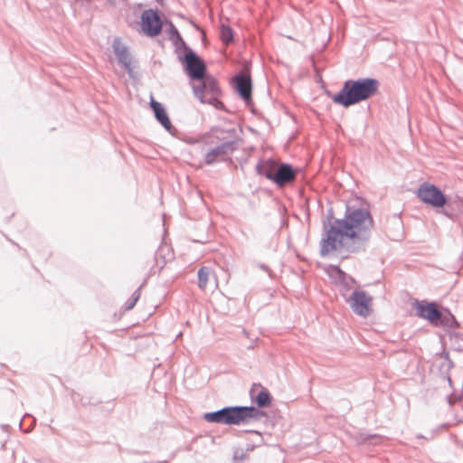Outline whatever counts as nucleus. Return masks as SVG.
<instances>
[{"instance_id": "f257e3e1", "label": "nucleus", "mask_w": 463, "mask_h": 463, "mask_svg": "<svg viewBox=\"0 0 463 463\" xmlns=\"http://www.w3.org/2000/svg\"><path fill=\"white\" fill-rule=\"evenodd\" d=\"M373 219L364 207L346 204L343 219H334L329 225L324 223L320 241V255L345 250L356 253L364 250L372 236Z\"/></svg>"}, {"instance_id": "f03ea898", "label": "nucleus", "mask_w": 463, "mask_h": 463, "mask_svg": "<svg viewBox=\"0 0 463 463\" xmlns=\"http://www.w3.org/2000/svg\"><path fill=\"white\" fill-rule=\"evenodd\" d=\"M379 81L373 78L347 80L336 94H328L335 104L349 108L373 97L378 90Z\"/></svg>"}, {"instance_id": "7ed1b4c3", "label": "nucleus", "mask_w": 463, "mask_h": 463, "mask_svg": "<svg viewBox=\"0 0 463 463\" xmlns=\"http://www.w3.org/2000/svg\"><path fill=\"white\" fill-rule=\"evenodd\" d=\"M262 415V411L254 406H227L204 413L203 419L211 423L240 425L260 419Z\"/></svg>"}, {"instance_id": "20e7f679", "label": "nucleus", "mask_w": 463, "mask_h": 463, "mask_svg": "<svg viewBox=\"0 0 463 463\" xmlns=\"http://www.w3.org/2000/svg\"><path fill=\"white\" fill-rule=\"evenodd\" d=\"M258 174L273 181L278 186H284L296 179L297 170L290 165L269 159L260 162L256 166Z\"/></svg>"}, {"instance_id": "39448f33", "label": "nucleus", "mask_w": 463, "mask_h": 463, "mask_svg": "<svg viewBox=\"0 0 463 463\" xmlns=\"http://www.w3.org/2000/svg\"><path fill=\"white\" fill-rule=\"evenodd\" d=\"M416 315L423 319L428 320L431 325L435 326H457L458 322L455 317L449 313L443 315L438 308L434 302H424L415 300L413 304Z\"/></svg>"}, {"instance_id": "423d86ee", "label": "nucleus", "mask_w": 463, "mask_h": 463, "mask_svg": "<svg viewBox=\"0 0 463 463\" xmlns=\"http://www.w3.org/2000/svg\"><path fill=\"white\" fill-rule=\"evenodd\" d=\"M198 83L193 85L194 93L202 103L213 104L217 102V96L220 94V88L217 80L205 74L203 79L197 80Z\"/></svg>"}, {"instance_id": "0eeeda50", "label": "nucleus", "mask_w": 463, "mask_h": 463, "mask_svg": "<svg viewBox=\"0 0 463 463\" xmlns=\"http://www.w3.org/2000/svg\"><path fill=\"white\" fill-rule=\"evenodd\" d=\"M342 297L349 304L354 314L366 317L370 315L373 298L364 290H354L350 295L343 292Z\"/></svg>"}, {"instance_id": "6e6552de", "label": "nucleus", "mask_w": 463, "mask_h": 463, "mask_svg": "<svg viewBox=\"0 0 463 463\" xmlns=\"http://www.w3.org/2000/svg\"><path fill=\"white\" fill-rule=\"evenodd\" d=\"M179 61L191 80H195L203 79L206 74V65L204 61L193 49L187 50V52H184L183 57H180Z\"/></svg>"}, {"instance_id": "1a4fd4ad", "label": "nucleus", "mask_w": 463, "mask_h": 463, "mask_svg": "<svg viewBox=\"0 0 463 463\" xmlns=\"http://www.w3.org/2000/svg\"><path fill=\"white\" fill-rule=\"evenodd\" d=\"M418 197L433 207H442L447 200L445 194L434 184L424 183L418 189Z\"/></svg>"}, {"instance_id": "9d476101", "label": "nucleus", "mask_w": 463, "mask_h": 463, "mask_svg": "<svg viewBox=\"0 0 463 463\" xmlns=\"http://www.w3.org/2000/svg\"><path fill=\"white\" fill-rule=\"evenodd\" d=\"M141 24L143 31L150 37L160 34L163 26L158 13L153 9H147L142 13Z\"/></svg>"}, {"instance_id": "9b49d317", "label": "nucleus", "mask_w": 463, "mask_h": 463, "mask_svg": "<svg viewBox=\"0 0 463 463\" xmlns=\"http://www.w3.org/2000/svg\"><path fill=\"white\" fill-rule=\"evenodd\" d=\"M236 149V143L234 141H224L220 145L209 149L204 155V162L206 165H211L218 161L224 160Z\"/></svg>"}, {"instance_id": "f8f14e48", "label": "nucleus", "mask_w": 463, "mask_h": 463, "mask_svg": "<svg viewBox=\"0 0 463 463\" xmlns=\"http://www.w3.org/2000/svg\"><path fill=\"white\" fill-rule=\"evenodd\" d=\"M113 51L118 60V62L128 71L130 77H133V68L131 67V56L128 52V48L122 44L119 38H116L113 41Z\"/></svg>"}, {"instance_id": "ddd939ff", "label": "nucleus", "mask_w": 463, "mask_h": 463, "mask_svg": "<svg viewBox=\"0 0 463 463\" xmlns=\"http://www.w3.org/2000/svg\"><path fill=\"white\" fill-rule=\"evenodd\" d=\"M234 88L246 102L251 100V80L250 75L239 73L233 78Z\"/></svg>"}, {"instance_id": "4468645a", "label": "nucleus", "mask_w": 463, "mask_h": 463, "mask_svg": "<svg viewBox=\"0 0 463 463\" xmlns=\"http://www.w3.org/2000/svg\"><path fill=\"white\" fill-rule=\"evenodd\" d=\"M150 107L154 111L156 120L164 127L165 130L172 133L175 128L172 126L169 117L163 105L154 99L150 102Z\"/></svg>"}, {"instance_id": "2eb2a0df", "label": "nucleus", "mask_w": 463, "mask_h": 463, "mask_svg": "<svg viewBox=\"0 0 463 463\" xmlns=\"http://www.w3.org/2000/svg\"><path fill=\"white\" fill-rule=\"evenodd\" d=\"M336 271H337V273H338V275H339V279H340V283H341V287H342V288H341V294H342L343 292H345V293H346L347 295H349V294H348V291H349L351 288H354V285H355V283H356V282H355V280H354L352 277H350V276L346 275L344 271H342V270H341V269H336Z\"/></svg>"}, {"instance_id": "dca6fc26", "label": "nucleus", "mask_w": 463, "mask_h": 463, "mask_svg": "<svg viewBox=\"0 0 463 463\" xmlns=\"http://www.w3.org/2000/svg\"><path fill=\"white\" fill-rule=\"evenodd\" d=\"M212 273L210 267L203 266L198 270V287L201 289H205Z\"/></svg>"}, {"instance_id": "f3484780", "label": "nucleus", "mask_w": 463, "mask_h": 463, "mask_svg": "<svg viewBox=\"0 0 463 463\" xmlns=\"http://www.w3.org/2000/svg\"><path fill=\"white\" fill-rule=\"evenodd\" d=\"M173 43L175 46V52L177 53V57L180 60V57H183L184 52H187V50L191 49L186 43L183 40L181 34L176 33V38L173 39Z\"/></svg>"}, {"instance_id": "a211bd4d", "label": "nucleus", "mask_w": 463, "mask_h": 463, "mask_svg": "<svg viewBox=\"0 0 463 463\" xmlns=\"http://www.w3.org/2000/svg\"><path fill=\"white\" fill-rule=\"evenodd\" d=\"M254 401L259 408H265L270 404L271 395L266 389H263L258 393Z\"/></svg>"}, {"instance_id": "6ab92c4d", "label": "nucleus", "mask_w": 463, "mask_h": 463, "mask_svg": "<svg viewBox=\"0 0 463 463\" xmlns=\"http://www.w3.org/2000/svg\"><path fill=\"white\" fill-rule=\"evenodd\" d=\"M220 37L222 43L226 45L230 44L233 41L232 29L226 24H222L220 31Z\"/></svg>"}, {"instance_id": "aec40b11", "label": "nucleus", "mask_w": 463, "mask_h": 463, "mask_svg": "<svg viewBox=\"0 0 463 463\" xmlns=\"http://www.w3.org/2000/svg\"><path fill=\"white\" fill-rule=\"evenodd\" d=\"M140 298V288H138L131 296V298L126 302V310L132 309Z\"/></svg>"}, {"instance_id": "412c9836", "label": "nucleus", "mask_w": 463, "mask_h": 463, "mask_svg": "<svg viewBox=\"0 0 463 463\" xmlns=\"http://www.w3.org/2000/svg\"><path fill=\"white\" fill-rule=\"evenodd\" d=\"M248 454L247 451H245L242 449H236L233 451V460L234 461H242L247 458Z\"/></svg>"}, {"instance_id": "4be33fe9", "label": "nucleus", "mask_w": 463, "mask_h": 463, "mask_svg": "<svg viewBox=\"0 0 463 463\" xmlns=\"http://www.w3.org/2000/svg\"><path fill=\"white\" fill-rule=\"evenodd\" d=\"M377 439V437L375 435H364V434H362L360 436V439H359V442L363 443V442H365L367 441L368 439Z\"/></svg>"}, {"instance_id": "5701e85b", "label": "nucleus", "mask_w": 463, "mask_h": 463, "mask_svg": "<svg viewBox=\"0 0 463 463\" xmlns=\"http://www.w3.org/2000/svg\"><path fill=\"white\" fill-rule=\"evenodd\" d=\"M176 33H179L178 30L175 28V25L171 24V27L169 29L170 37L173 39L176 38Z\"/></svg>"}, {"instance_id": "b1692460", "label": "nucleus", "mask_w": 463, "mask_h": 463, "mask_svg": "<svg viewBox=\"0 0 463 463\" xmlns=\"http://www.w3.org/2000/svg\"><path fill=\"white\" fill-rule=\"evenodd\" d=\"M259 267H260L262 270H264V271H266V272H269V267H268L267 265H265V264H260V265H259Z\"/></svg>"}]
</instances>
